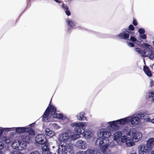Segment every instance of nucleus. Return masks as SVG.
I'll use <instances>...</instances> for the list:
<instances>
[{
  "label": "nucleus",
  "mask_w": 154,
  "mask_h": 154,
  "mask_svg": "<svg viewBox=\"0 0 154 154\" xmlns=\"http://www.w3.org/2000/svg\"><path fill=\"white\" fill-rule=\"evenodd\" d=\"M84 126V125L83 123H76L75 122L73 123H72L70 126L69 129L67 132L63 133L61 135L62 137V140H68L69 138V136L68 132L70 133H74L76 134H80L84 132L85 130H83V128Z\"/></svg>",
  "instance_id": "nucleus-1"
},
{
  "label": "nucleus",
  "mask_w": 154,
  "mask_h": 154,
  "mask_svg": "<svg viewBox=\"0 0 154 154\" xmlns=\"http://www.w3.org/2000/svg\"><path fill=\"white\" fill-rule=\"evenodd\" d=\"M109 143V139L104 137H99L96 141V144H99L100 148L102 149L103 152L107 154H108V153H106V150L107 149Z\"/></svg>",
  "instance_id": "nucleus-2"
},
{
  "label": "nucleus",
  "mask_w": 154,
  "mask_h": 154,
  "mask_svg": "<svg viewBox=\"0 0 154 154\" xmlns=\"http://www.w3.org/2000/svg\"><path fill=\"white\" fill-rule=\"evenodd\" d=\"M65 143H61L58 149V154H74V150L70 147L65 145Z\"/></svg>",
  "instance_id": "nucleus-3"
},
{
  "label": "nucleus",
  "mask_w": 154,
  "mask_h": 154,
  "mask_svg": "<svg viewBox=\"0 0 154 154\" xmlns=\"http://www.w3.org/2000/svg\"><path fill=\"white\" fill-rule=\"evenodd\" d=\"M122 133L121 131L116 132L114 135V140L116 141L118 145H121L127 142V139L125 136H122Z\"/></svg>",
  "instance_id": "nucleus-4"
},
{
  "label": "nucleus",
  "mask_w": 154,
  "mask_h": 154,
  "mask_svg": "<svg viewBox=\"0 0 154 154\" xmlns=\"http://www.w3.org/2000/svg\"><path fill=\"white\" fill-rule=\"evenodd\" d=\"M15 131L16 132L19 134L26 133L31 135H34L35 134L34 130L30 127H17L16 128Z\"/></svg>",
  "instance_id": "nucleus-5"
},
{
  "label": "nucleus",
  "mask_w": 154,
  "mask_h": 154,
  "mask_svg": "<svg viewBox=\"0 0 154 154\" xmlns=\"http://www.w3.org/2000/svg\"><path fill=\"white\" fill-rule=\"evenodd\" d=\"M152 48L146 47L142 51L141 56L143 57H149V59L153 60L154 58V53L152 51Z\"/></svg>",
  "instance_id": "nucleus-6"
},
{
  "label": "nucleus",
  "mask_w": 154,
  "mask_h": 154,
  "mask_svg": "<svg viewBox=\"0 0 154 154\" xmlns=\"http://www.w3.org/2000/svg\"><path fill=\"white\" fill-rule=\"evenodd\" d=\"M151 149L149 147L147 146L145 144H142L138 147L139 154H149Z\"/></svg>",
  "instance_id": "nucleus-7"
},
{
  "label": "nucleus",
  "mask_w": 154,
  "mask_h": 154,
  "mask_svg": "<svg viewBox=\"0 0 154 154\" xmlns=\"http://www.w3.org/2000/svg\"><path fill=\"white\" fill-rule=\"evenodd\" d=\"M98 135L99 137L108 139L111 135V133L108 131L106 129H101L98 131Z\"/></svg>",
  "instance_id": "nucleus-8"
},
{
  "label": "nucleus",
  "mask_w": 154,
  "mask_h": 154,
  "mask_svg": "<svg viewBox=\"0 0 154 154\" xmlns=\"http://www.w3.org/2000/svg\"><path fill=\"white\" fill-rule=\"evenodd\" d=\"M47 139L45 135L42 134H38L35 137V141L38 144H43L45 143Z\"/></svg>",
  "instance_id": "nucleus-9"
},
{
  "label": "nucleus",
  "mask_w": 154,
  "mask_h": 154,
  "mask_svg": "<svg viewBox=\"0 0 154 154\" xmlns=\"http://www.w3.org/2000/svg\"><path fill=\"white\" fill-rule=\"evenodd\" d=\"M32 135L26 133L21 136V140L23 141L29 143L31 141V137Z\"/></svg>",
  "instance_id": "nucleus-10"
},
{
  "label": "nucleus",
  "mask_w": 154,
  "mask_h": 154,
  "mask_svg": "<svg viewBox=\"0 0 154 154\" xmlns=\"http://www.w3.org/2000/svg\"><path fill=\"white\" fill-rule=\"evenodd\" d=\"M101 150L96 148L93 149H88L85 151V154H102Z\"/></svg>",
  "instance_id": "nucleus-11"
},
{
  "label": "nucleus",
  "mask_w": 154,
  "mask_h": 154,
  "mask_svg": "<svg viewBox=\"0 0 154 154\" xmlns=\"http://www.w3.org/2000/svg\"><path fill=\"white\" fill-rule=\"evenodd\" d=\"M139 121V118L138 117H133L129 119V123H131V126L133 127L138 124Z\"/></svg>",
  "instance_id": "nucleus-12"
},
{
  "label": "nucleus",
  "mask_w": 154,
  "mask_h": 154,
  "mask_svg": "<svg viewBox=\"0 0 154 154\" xmlns=\"http://www.w3.org/2000/svg\"><path fill=\"white\" fill-rule=\"evenodd\" d=\"M143 71L145 74L149 77H151L152 75L151 71L148 66L146 65L144 66L143 67Z\"/></svg>",
  "instance_id": "nucleus-13"
},
{
  "label": "nucleus",
  "mask_w": 154,
  "mask_h": 154,
  "mask_svg": "<svg viewBox=\"0 0 154 154\" xmlns=\"http://www.w3.org/2000/svg\"><path fill=\"white\" fill-rule=\"evenodd\" d=\"M118 37L120 39H127L129 38V34L123 31L122 32L120 33L118 36Z\"/></svg>",
  "instance_id": "nucleus-14"
},
{
  "label": "nucleus",
  "mask_w": 154,
  "mask_h": 154,
  "mask_svg": "<svg viewBox=\"0 0 154 154\" xmlns=\"http://www.w3.org/2000/svg\"><path fill=\"white\" fill-rule=\"evenodd\" d=\"M26 143H27L24 141L20 140L18 141L17 143L18 145H17V144H16L17 145L16 147L17 148H18L19 147H20L22 149L26 148ZM14 147H15L14 149H16V146H14Z\"/></svg>",
  "instance_id": "nucleus-15"
},
{
  "label": "nucleus",
  "mask_w": 154,
  "mask_h": 154,
  "mask_svg": "<svg viewBox=\"0 0 154 154\" xmlns=\"http://www.w3.org/2000/svg\"><path fill=\"white\" fill-rule=\"evenodd\" d=\"M86 143L85 141H82V140H79L77 141L76 142V145L79 147L81 149H85L87 147L85 146Z\"/></svg>",
  "instance_id": "nucleus-16"
},
{
  "label": "nucleus",
  "mask_w": 154,
  "mask_h": 154,
  "mask_svg": "<svg viewBox=\"0 0 154 154\" xmlns=\"http://www.w3.org/2000/svg\"><path fill=\"white\" fill-rule=\"evenodd\" d=\"M129 118L128 117H126L117 120V121L118 122V124L122 125L127 124L129 123Z\"/></svg>",
  "instance_id": "nucleus-17"
},
{
  "label": "nucleus",
  "mask_w": 154,
  "mask_h": 154,
  "mask_svg": "<svg viewBox=\"0 0 154 154\" xmlns=\"http://www.w3.org/2000/svg\"><path fill=\"white\" fill-rule=\"evenodd\" d=\"M51 101L50 102V103L49 104V108L48 109V110H49L50 111V114L51 115H54V114H55L56 113V109L55 107L54 106L52 105H50L51 104Z\"/></svg>",
  "instance_id": "nucleus-18"
},
{
  "label": "nucleus",
  "mask_w": 154,
  "mask_h": 154,
  "mask_svg": "<svg viewBox=\"0 0 154 154\" xmlns=\"http://www.w3.org/2000/svg\"><path fill=\"white\" fill-rule=\"evenodd\" d=\"M66 23L68 25L70 26V27L67 29L68 31H69L72 28H76L75 23L73 22L72 21L67 20L66 21Z\"/></svg>",
  "instance_id": "nucleus-19"
},
{
  "label": "nucleus",
  "mask_w": 154,
  "mask_h": 154,
  "mask_svg": "<svg viewBox=\"0 0 154 154\" xmlns=\"http://www.w3.org/2000/svg\"><path fill=\"white\" fill-rule=\"evenodd\" d=\"M148 115L147 113L145 112H140L138 113V115L140 117L139 119H144L146 121V119L148 117Z\"/></svg>",
  "instance_id": "nucleus-20"
},
{
  "label": "nucleus",
  "mask_w": 154,
  "mask_h": 154,
  "mask_svg": "<svg viewBox=\"0 0 154 154\" xmlns=\"http://www.w3.org/2000/svg\"><path fill=\"white\" fill-rule=\"evenodd\" d=\"M132 131L130 129H124L123 132L124 135L123 136H125V138H127L128 137H130Z\"/></svg>",
  "instance_id": "nucleus-21"
},
{
  "label": "nucleus",
  "mask_w": 154,
  "mask_h": 154,
  "mask_svg": "<svg viewBox=\"0 0 154 154\" xmlns=\"http://www.w3.org/2000/svg\"><path fill=\"white\" fill-rule=\"evenodd\" d=\"M45 134L48 136L50 137H52L53 136L54 134V132L50 130L48 128H47L45 130Z\"/></svg>",
  "instance_id": "nucleus-22"
},
{
  "label": "nucleus",
  "mask_w": 154,
  "mask_h": 154,
  "mask_svg": "<svg viewBox=\"0 0 154 154\" xmlns=\"http://www.w3.org/2000/svg\"><path fill=\"white\" fill-rule=\"evenodd\" d=\"M154 142V138H151L147 141L146 143L145 144L147 146L149 147L150 148L152 149Z\"/></svg>",
  "instance_id": "nucleus-23"
},
{
  "label": "nucleus",
  "mask_w": 154,
  "mask_h": 154,
  "mask_svg": "<svg viewBox=\"0 0 154 154\" xmlns=\"http://www.w3.org/2000/svg\"><path fill=\"white\" fill-rule=\"evenodd\" d=\"M137 135V133L134 132H132L131 134H130V137H128L127 139V142L128 141H130L133 139L135 140V139L137 138L136 137V136Z\"/></svg>",
  "instance_id": "nucleus-24"
},
{
  "label": "nucleus",
  "mask_w": 154,
  "mask_h": 154,
  "mask_svg": "<svg viewBox=\"0 0 154 154\" xmlns=\"http://www.w3.org/2000/svg\"><path fill=\"white\" fill-rule=\"evenodd\" d=\"M85 112H81L77 116L78 119L79 120H85L87 118L84 116Z\"/></svg>",
  "instance_id": "nucleus-25"
},
{
  "label": "nucleus",
  "mask_w": 154,
  "mask_h": 154,
  "mask_svg": "<svg viewBox=\"0 0 154 154\" xmlns=\"http://www.w3.org/2000/svg\"><path fill=\"white\" fill-rule=\"evenodd\" d=\"M49 108V107H48L47 109H46L44 113L43 116H42V120L44 121H45V119H47L48 116L49 115V114L50 113V111L49 110H48V109Z\"/></svg>",
  "instance_id": "nucleus-26"
},
{
  "label": "nucleus",
  "mask_w": 154,
  "mask_h": 154,
  "mask_svg": "<svg viewBox=\"0 0 154 154\" xmlns=\"http://www.w3.org/2000/svg\"><path fill=\"white\" fill-rule=\"evenodd\" d=\"M107 123L109 124L108 128H109L110 129L112 127V126L114 127H116L118 126L117 124H118V122L117 121V120L109 122H108Z\"/></svg>",
  "instance_id": "nucleus-27"
},
{
  "label": "nucleus",
  "mask_w": 154,
  "mask_h": 154,
  "mask_svg": "<svg viewBox=\"0 0 154 154\" xmlns=\"http://www.w3.org/2000/svg\"><path fill=\"white\" fill-rule=\"evenodd\" d=\"M14 128H2L0 129V137L2 135L3 133H6V132L11 130Z\"/></svg>",
  "instance_id": "nucleus-28"
},
{
  "label": "nucleus",
  "mask_w": 154,
  "mask_h": 154,
  "mask_svg": "<svg viewBox=\"0 0 154 154\" xmlns=\"http://www.w3.org/2000/svg\"><path fill=\"white\" fill-rule=\"evenodd\" d=\"M91 132L90 131H86L84 133V136L88 139H90L91 137Z\"/></svg>",
  "instance_id": "nucleus-29"
},
{
  "label": "nucleus",
  "mask_w": 154,
  "mask_h": 154,
  "mask_svg": "<svg viewBox=\"0 0 154 154\" xmlns=\"http://www.w3.org/2000/svg\"><path fill=\"white\" fill-rule=\"evenodd\" d=\"M53 116L54 118H57L59 119H63V115L61 114L56 113L53 115Z\"/></svg>",
  "instance_id": "nucleus-30"
},
{
  "label": "nucleus",
  "mask_w": 154,
  "mask_h": 154,
  "mask_svg": "<svg viewBox=\"0 0 154 154\" xmlns=\"http://www.w3.org/2000/svg\"><path fill=\"white\" fill-rule=\"evenodd\" d=\"M43 154H51V152L49 151L48 148H42Z\"/></svg>",
  "instance_id": "nucleus-31"
},
{
  "label": "nucleus",
  "mask_w": 154,
  "mask_h": 154,
  "mask_svg": "<svg viewBox=\"0 0 154 154\" xmlns=\"http://www.w3.org/2000/svg\"><path fill=\"white\" fill-rule=\"evenodd\" d=\"M137 135L136 137H137V138L135 139L134 140L136 141H137L139 140L142 137V134L140 133H137Z\"/></svg>",
  "instance_id": "nucleus-32"
},
{
  "label": "nucleus",
  "mask_w": 154,
  "mask_h": 154,
  "mask_svg": "<svg viewBox=\"0 0 154 154\" xmlns=\"http://www.w3.org/2000/svg\"><path fill=\"white\" fill-rule=\"evenodd\" d=\"M135 51L139 54H142V51L140 48H134Z\"/></svg>",
  "instance_id": "nucleus-33"
},
{
  "label": "nucleus",
  "mask_w": 154,
  "mask_h": 154,
  "mask_svg": "<svg viewBox=\"0 0 154 154\" xmlns=\"http://www.w3.org/2000/svg\"><path fill=\"white\" fill-rule=\"evenodd\" d=\"M138 32L140 34H143L145 32V30L143 28H140L138 29Z\"/></svg>",
  "instance_id": "nucleus-34"
},
{
  "label": "nucleus",
  "mask_w": 154,
  "mask_h": 154,
  "mask_svg": "<svg viewBox=\"0 0 154 154\" xmlns=\"http://www.w3.org/2000/svg\"><path fill=\"white\" fill-rule=\"evenodd\" d=\"M140 37L144 39H146L147 38V36L146 34H140Z\"/></svg>",
  "instance_id": "nucleus-35"
},
{
  "label": "nucleus",
  "mask_w": 154,
  "mask_h": 154,
  "mask_svg": "<svg viewBox=\"0 0 154 154\" xmlns=\"http://www.w3.org/2000/svg\"><path fill=\"white\" fill-rule=\"evenodd\" d=\"M146 122H149L154 124V118L153 119H150V118H148L146 119Z\"/></svg>",
  "instance_id": "nucleus-36"
},
{
  "label": "nucleus",
  "mask_w": 154,
  "mask_h": 154,
  "mask_svg": "<svg viewBox=\"0 0 154 154\" xmlns=\"http://www.w3.org/2000/svg\"><path fill=\"white\" fill-rule=\"evenodd\" d=\"M142 45L143 46L146 47L152 48V47L151 45H149V44H148L145 43H143L142 44Z\"/></svg>",
  "instance_id": "nucleus-37"
},
{
  "label": "nucleus",
  "mask_w": 154,
  "mask_h": 154,
  "mask_svg": "<svg viewBox=\"0 0 154 154\" xmlns=\"http://www.w3.org/2000/svg\"><path fill=\"white\" fill-rule=\"evenodd\" d=\"M128 28H129V30L130 31H134V27L132 24L130 25L129 26Z\"/></svg>",
  "instance_id": "nucleus-38"
},
{
  "label": "nucleus",
  "mask_w": 154,
  "mask_h": 154,
  "mask_svg": "<svg viewBox=\"0 0 154 154\" xmlns=\"http://www.w3.org/2000/svg\"><path fill=\"white\" fill-rule=\"evenodd\" d=\"M4 144L2 141H0V150H1L4 147Z\"/></svg>",
  "instance_id": "nucleus-39"
},
{
  "label": "nucleus",
  "mask_w": 154,
  "mask_h": 154,
  "mask_svg": "<svg viewBox=\"0 0 154 154\" xmlns=\"http://www.w3.org/2000/svg\"><path fill=\"white\" fill-rule=\"evenodd\" d=\"M148 95L149 96V97H152L153 98L154 97V92H153L151 93L149 92Z\"/></svg>",
  "instance_id": "nucleus-40"
},
{
  "label": "nucleus",
  "mask_w": 154,
  "mask_h": 154,
  "mask_svg": "<svg viewBox=\"0 0 154 154\" xmlns=\"http://www.w3.org/2000/svg\"><path fill=\"white\" fill-rule=\"evenodd\" d=\"M62 6L64 10H68L69 9V8L67 6L64 4H62Z\"/></svg>",
  "instance_id": "nucleus-41"
},
{
  "label": "nucleus",
  "mask_w": 154,
  "mask_h": 154,
  "mask_svg": "<svg viewBox=\"0 0 154 154\" xmlns=\"http://www.w3.org/2000/svg\"><path fill=\"white\" fill-rule=\"evenodd\" d=\"M133 24L134 26H136L138 24V23L136 19H134L133 21Z\"/></svg>",
  "instance_id": "nucleus-42"
},
{
  "label": "nucleus",
  "mask_w": 154,
  "mask_h": 154,
  "mask_svg": "<svg viewBox=\"0 0 154 154\" xmlns=\"http://www.w3.org/2000/svg\"><path fill=\"white\" fill-rule=\"evenodd\" d=\"M130 39L133 42H135L137 41L136 39L133 36L131 37Z\"/></svg>",
  "instance_id": "nucleus-43"
},
{
  "label": "nucleus",
  "mask_w": 154,
  "mask_h": 154,
  "mask_svg": "<svg viewBox=\"0 0 154 154\" xmlns=\"http://www.w3.org/2000/svg\"><path fill=\"white\" fill-rule=\"evenodd\" d=\"M128 45L130 47H134V44L133 43L128 42Z\"/></svg>",
  "instance_id": "nucleus-44"
},
{
  "label": "nucleus",
  "mask_w": 154,
  "mask_h": 154,
  "mask_svg": "<svg viewBox=\"0 0 154 154\" xmlns=\"http://www.w3.org/2000/svg\"><path fill=\"white\" fill-rule=\"evenodd\" d=\"M65 13L68 16H69L70 15V13L69 11V9L68 10H66L65 11Z\"/></svg>",
  "instance_id": "nucleus-45"
},
{
  "label": "nucleus",
  "mask_w": 154,
  "mask_h": 154,
  "mask_svg": "<svg viewBox=\"0 0 154 154\" xmlns=\"http://www.w3.org/2000/svg\"><path fill=\"white\" fill-rule=\"evenodd\" d=\"M109 145L110 146H115L116 144V143H114V141H112L109 144Z\"/></svg>",
  "instance_id": "nucleus-46"
},
{
  "label": "nucleus",
  "mask_w": 154,
  "mask_h": 154,
  "mask_svg": "<svg viewBox=\"0 0 154 154\" xmlns=\"http://www.w3.org/2000/svg\"><path fill=\"white\" fill-rule=\"evenodd\" d=\"M30 154H41L38 152L37 151H35L33 152H31Z\"/></svg>",
  "instance_id": "nucleus-47"
},
{
  "label": "nucleus",
  "mask_w": 154,
  "mask_h": 154,
  "mask_svg": "<svg viewBox=\"0 0 154 154\" xmlns=\"http://www.w3.org/2000/svg\"><path fill=\"white\" fill-rule=\"evenodd\" d=\"M76 154H85V151H80L78 152Z\"/></svg>",
  "instance_id": "nucleus-48"
},
{
  "label": "nucleus",
  "mask_w": 154,
  "mask_h": 154,
  "mask_svg": "<svg viewBox=\"0 0 154 154\" xmlns=\"http://www.w3.org/2000/svg\"><path fill=\"white\" fill-rule=\"evenodd\" d=\"M123 30H124L126 32H127L128 33H129V32L130 31V30L129 29V28H125V29H123Z\"/></svg>",
  "instance_id": "nucleus-49"
},
{
  "label": "nucleus",
  "mask_w": 154,
  "mask_h": 154,
  "mask_svg": "<svg viewBox=\"0 0 154 154\" xmlns=\"http://www.w3.org/2000/svg\"><path fill=\"white\" fill-rule=\"evenodd\" d=\"M134 32H131V31H130L128 33L129 34H130V35H133V34H134Z\"/></svg>",
  "instance_id": "nucleus-50"
},
{
  "label": "nucleus",
  "mask_w": 154,
  "mask_h": 154,
  "mask_svg": "<svg viewBox=\"0 0 154 154\" xmlns=\"http://www.w3.org/2000/svg\"><path fill=\"white\" fill-rule=\"evenodd\" d=\"M54 1L58 3H61V2L59 0H54Z\"/></svg>",
  "instance_id": "nucleus-51"
},
{
  "label": "nucleus",
  "mask_w": 154,
  "mask_h": 154,
  "mask_svg": "<svg viewBox=\"0 0 154 154\" xmlns=\"http://www.w3.org/2000/svg\"><path fill=\"white\" fill-rule=\"evenodd\" d=\"M34 125H35V123H33L31 124H30L29 125V126L31 127H33Z\"/></svg>",
  "instance_id": "nucleus-52"
},
{
  "label": "nucleus",
  "mask_w": 154,
  "mask_h": 154,
  "mask_svg": "<svg viewBox=\"0 0 154 154\" xmlns=\"http://www.w3.org/2000/svg\"><path fill=\"white\" fill-rule=\"evenodd\" d=\"M14 154H22L21 153H20V152H16L15 153V152H14Z\"/></svg>",
  "instance_id": "nucleus-53"
},
{
  "label": "nucleus",
  "mask_w": 154,
  "mask_h": 154,
  "mask_svg": "<svg viewBox=\"0 0 154 154\" xmlns=\"http://www.w3.org/2000/svg\"><path fill=\"white\" fill-rule=\"evenodd\" d=\"M150 154H154V150L152 151L151 152Z\"/></svg>",
  "instance_id": "nucleus-54"
},
{
  "label": "nucleus",
  "mask_w": 154,
  "mask_h": 154,
  "mask_svg": "<svg viewBox=\"0 0 154 154\" xmlns=\"http://www.w3.org/2000/svg\"><path fill=\"white\" fill-rule=\"evenodd\" d=\"M0 154H4L3 152L0 150Z\"/></svg>",
  "instance_id": "nucleus-55"
},
{
  "label": "nucleus",
  "mask_w": 154,
  "mask_h": 154,
  "mask_svg": "<svg viewBox=\"0 0 154 154\" xmlns=\"http://www.w3.org/2000/svg\"><path fill=\"white\" fill-rule=\"evenodd\" d=\"M130 154H137V153L136 152H135L134 153H130Z\"/></svg>",
  "instance_id": "nucleus-56"
},
{
  "label": "nucleus",
  "mask_w": 154,
  "mask_h": 154,
  "mask_svg": "<svg viewBox=\"0 0 154 154\" xmlns=\"http://www.w3.org/2000/svg\"><path fill=\"white\" fill-rule=\"evenodd\" d=\"M152 101L153 102H154V98L153 99Z\"/></svg>",
  "instance_id": "nucleus-57"
},
{
  "label": "nucleus",
  "mask_w": 154,
  "mask_h": 154,
  "mask_svg": "<svg viewBox=\"0 0 154 154\" xmlns=\"http://www.w3.org/2000/svg\"><path fill=\"white\" fill-rule=\"evenodd\" d=\"M152 43H153V45H154V41H153Z\"/></svg>",
  "instance_id": "nucleus-58"
},
{
  "label": "nucleus",
  "mask_w": 154,
  "mask_h": 154,
  "mask_svg": "<svg viewBox=\"0 0 154 154\" xmlns=\"http://www.w3.org/2000/svg\"><path fill=\"white\" fill-rule=\"evenodd\" d=\"M144 63H145V60H144Z\"/></svg>",
  "instance_id": "nucleus-59"
},
{
  "label": "nucleus",
  "mask_w": 154,
  "mask_h": 154,
  "mask_svg": "<svg viewBox=\"0 0 154 154\" xmlns=\"http://www.w3.org/2000/svg\"><path fill=\"white\" fill-rule=\"evenodd\" d=\"M153 82H154L153 81Z\"/></svg>",
  "instance_id": "nucleus-60"
}]
</instances>
